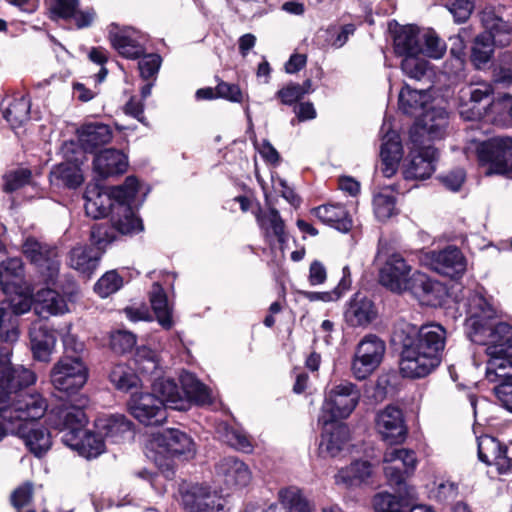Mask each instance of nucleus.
Listing matches in <instances>:
<instances>
[{"instance_id": "1", "label": "nucleus", "mask_w": 512, "mask_h": 512, "mask_svg": "<svg viewBox=\"0 0 512 512\" xmlns=\"http://www.w3.org/2000/svg\"><path fill=\"white\" fill-rule=\"evenodd\" d=\"M447 331L439 323L406 325L399 333L401 346L399 371L402 377L420 379L430 375L441 364Z\"/></svg>"}, {"instance_id": "2", "label": "nucleus", "mask_w": 512, "mask_h": 512, "mask_svg": "<svg viewBox=\"0 0 512 512\" xmlns=\"http://www.w3.org/2000/svg\"><path fill=\"white\" fill-rule=\"evenodd\" d=\"M48 408L46 399L38 394H22L12 406H0V440L8 433L23 439L36 457L43 456L52 445L50 432L34 422Z\"/></svg>"}, {"instance_id": "3", "label": "nucleus", "mask_w": 512, "mask_h": 512, "mask_svg": "<svg viewBox=\"0 0 512 512\" xmlns=\"http://www.w3.org/2000/svg\"><path fill=\"white\" fill-rule=\"evenodd\" d=\"M495 309L482 296L473 298L466 329L470 340L486 345L487 355L505 354L512 356V326L505 322L492 324Z\"/></svg>"}, {"instance_id": "4", "label": "nucleus", "mask_w": 512, "mask_h": 512, "mask_svg": "<svg viewBox=\"0 0 512 512\" xmlns=\"http://www.w3.org/2000/svg\"><path fill=\"white\" fill-rule=\"evenodd\" d=\"M179 381L180 387L171 378L157 377L153 379L152 394L163 402V407L186 411L192 404L203 406L212 403L211 390L193 373L182 371Z\"/></svg>"}, {"instance_id": "5", "label": "nucleus", "mask_w": 512, "mask_h": 512, "mask_svg": "<svg viewBox=\"0 0 512 512\" xmlns=\"http://www.w3.org/2000/svg\"><path fill=\"white\" fill-rule=\"evenodd\" d=\"M89 398L84 394L71 395L61 404L54 407L48 414L49 424L60 432H64L62 441L65 444L82 434L88 423L85 409Z\"/></svg>"}, {"instance_id": "6", "label": "nucleus", "mask_w": 512, "mask_h": 512, "mask_svg": "<svg viewBox=\"0 0 512 512\" xmlns=\"http://www.w3.org/2000/svg\"><path fill=\"white\" fill-rule=\"evenodd\" d=\"M360 397L359 388L352 382L343 381L334 386L325 396L318 422L331 424L349 417L358 405Z\"/></svg>"}, {"instance_id": "7", "label": "nucleus", "mask_w": 512, "mask_h": 512, "mask_svg": "<svg viewBox=\"0 0 512 512\" xmlns=\"http://www.w3.org/2000/svg\"><path fill=\"white\" fill-rule=\"evenodd\" d=\"M88 376L89 370L82 356L62 355L50 372L53 387L69 396L79 394Z\"/></svg>"}, {"instance_id": "8", "label": "nucleus", "mask_w": 512, "mask_h": 512, "mask_svg": "<svg viewBox=\"0 0 512 512\" xmlns=\"http://www.w3.org/2000/svg\"><path fill=\"white\" fill-rule=\"evenodd\" d=\"M479 165L487 176L512 174V138L493 137L477 147Z\"/></svg>"}, {"instance_id": "9", "label": "nucleus", "mask_w": 512, "mask_h": 512, "mask_svg": "<svg viewBox=\"0 0 512 512\" xmlns=\"http://www.w3.org/2000/svg\"><path fill=\"white\" fill-rule=\"evenodd\" d=\"M386 352L385 342L374 334L364 336L356 347L351 371L358 380L368 378L381 364Z\"/></svg>"}, {"instance_id": "10", "label": "nucleus", "mask_w": 512, "mask_h": 512, "mask_svg": "<svg viewBox=\"0 0 512 512\" xmlns=\"http://www.w3.org/2000/svg\"><path fill=\"white\" fill-rule=\"evenodd\" d=\"M449 125V115L444 108H431L416 120L409 130L410 143L431 144L443 139Z\"/></svg>"}, {"instance_id": "11", "label": "nucleus", "mask_w": 512, "mask_h": 512, "mask_svg": "<svg viewBox=\"0 0 512 512\" xmlns=\"http://www.w3.org/2000/svg\"><path fill=\"white\" fill-rule=\"evenodd\" d=\"M410 152L403 165L405 180H425L431 177L439 158L438 150L431 144L410 143Z\"/></svg>"}, {"instance_id": "12", "label": "nucleus", "mask_w": 512, "mask_h": 512, "mask_svg": "<svg viewBox=\"0 0 512 512\" xmlns=\"http://www.w3.org/2000/svg\"><path fill=\"white\" fill-rule=\"evenodd\" d=\"M109 41L118 54L126 59H139L146 52L148 37L132 27L118 28L111 24Z\"/></svg>"}, {"instance_id": "13", "label": "nucleus", "mask_w": 512, "mask_h": 512, "mask_svg": "<svg viewBox=\"0 0 512 512\" xmlns=\"http://www.w3.org/2000/svg\"><path fill=\"white\" fill-rule=\"evenodd\" d=\"M35 374L22 366L0 371V406H12L20 395L28 394L22 388L34 384Z\"/></svg>"}, {"instance_id": "14", "label": "nucleus", "mask_w": 512, "mask_h": 512, "mask_svg": "<svg viewBox=\"0 0 512 512\" xmlns=\"http://www.w3.org/2000/svg\"><path fill=\"white\" fill-rule=\"evenodd\" d=\"M412 267L399 253L389 255L379 270V283L391 292L402 294L407 291L413 273Z\"/></svg>"}, {"instance_id": "15", "label": "nucleus", "mask_w": 512, "mask_h": 512, "mask_svg": "<svg viewBox=\"0 0 512 512\" xmlns=\"http://www.w3.org/2000/svg\"><path fill=\"white\" fill-rule=\"evenodd\" d=\"M129 410L133 417L146 426H158L167 419L163 402L152 393H140L131 397Z\"/></svg>"}, {"instance_id": "16", "label": "nucleus", "mask_w": 512, "mask_h": 512, "mask_svg": "<svg viewBox=\"0 0 512 512\" xmlns=\"http://www.w3.org/2000/svg\"><path fill=\"white\" fill-rule=\"evenodd\" d=\"M375 426L382 439L388 444H400L407 436L403 411L394 405H388L380 410L375 418Z\"/></svg>"}, {"instance_id": "17", "label": "nucleus", "mask_w": 512, "mask_h": 512, "mask_svg": "<svg viewBox=\"0 0 512 512\" xmlns=\"http://www.w3.org/2000/svg\"><path fill=\"white\" fill-rule=\"evenodd\" d=\"M384 462L388 464L384 468L388 483L400 487L404 483L405 475L415 470L417 458L413 450L395 448L385 452Z\"/></svg>"}, {"instance_id": "18", "label": "nucleus", "mask_w": 512, "mask_h": 512, "mask_svg": "<svg viewBox=\"0 0 512 512\" xmlns=\"http://www.w3.org/2000/svg\"><path fill=\"white\" fill-rule=\"evenodd\" d=\"M406 292H409L421 305L429 307L442 305L446 296V289L439 281L418 271L412 274Z\"/></svg>"}, {"instance_id": "19", "label": "nucleus", "mask_w": 512, "mask_h": 512, "mask_svg": "<svg viewBox=\"0 0 512 512\" xmlns=\"http://www.w3.org/2000/svg\"><path fill=\"white\" fill-rule=\"evenodd\" d=\"M430 267L437 273L456 279L466 271V259L459 248L448 246L442 250L431 251L428 254Z\"/></svg>"}, {"instance_id": "20", "label": "nucleus", "mask_w": 512, "mask_h": 512, "mask_svg": "<svg viewBox=\"0 0 512 512\" xmlns=\"http://www.w3.org/2000/svg\"><path fill=\"white\" fill-rule=\"evenodd\" d=\"M153 445L163 449L173 458L191 459L195 455V444L192 438L179 429H166L162 433L154 435Z\"/></svg>"}, {"instance_id": "21", "label": "nucleus", "mask_w": 512, "mask_h": 512, "mask_svg": "<svg viewBox=\"0 0 512 512\" xmlns=\"http://www.w3.org/2000/svg\"><path fill=\"white\" fill-rule=\"evenodd\" d=\"M478 458L487 466H495L499 474H505L512 468V460L507 456V447L498 439L483 435L477 439Z\"/></svg>"}, {"instance_id": "22", "label": "nucleus", "mask_w": 512, "mask_h": 512, "mask_svg": "<svg viewBox=\"0 0 512 512\" xmlns=\"http://www.w3.org/2000/svg\"><path fill=\"white\" fill-rule=\"evenodd\" d=\"M127 167V156L122 151L114 148L100 151L93 159V169L103 179L123 174Z\"/></svg>"}, {"instance_id": "23", "label": "nucleus", "mask_w": 512, "mask_h": 512, "mask_svg": "<svg viewBox=\"0 0 512 512\" xmlns=\"http://www.w3.org/2000/svg\"><path fill=\"white\" fill-rule=\"evenodd\" d=\"M186 512H222L224 505L220 497L206 488L193 486L184 496Z\"/></svg>"}, {"instance_id": "24", "label": "nucleus", "mask_w": 512, "mask_h": 512, "mask_svg": "<svg viewBox=\"0 0 512 512\" xmlns=\"http://www.w3.org/2000/svg\"><path fill=\"white\" fill-rule=\"evenodd\" d=\"M216 471L228 487L247 486L252 478L249 467L236 457H225L216 466Z\"/></svg>"}, {"instance_id": "25", "label": "nucleus", "mask_w": 512, "mask_h": 512, "mask_svg": "<svg viewBox=\"0 0 512 512\" xmlns=\"http://www.w3.org/2000/svg\"><path fill=\"white\" fill-rule=\"evenodd\" d=\"M102 255V251L93 246L79 244L69 251L67 263L80 274L90 277L98 268Z\"/></svg>"}, {"instance_id": "26", "label": "nucleus", "mask_w": 512, "mask_h": 512, "mask_svg": "<svg viewBox=\"0 0 512 512\" xmlns=\"http://www.w3.org/2000/svg\"><path fill=\"white\" fill-rule=\"evenodd\" d=\"M77 136L84 152L93 153L112 140L113 131L109 125L104 123H86L77 130Z\"/></svg>"}, {"instance_id": "27", "label": "nucleus", "mask_w": 512, "mask_h": 512, "mask_svg": "<svg viewBox=\"0 0 512 512\" xmlns=\"http://www.w3.org/2000/svg\"><path fill=\"white\" fill-rule=\"evenodd\" d=\"M323 432L319 445L320 453L335 457L349 440V428L339 421L322 424Z\"/></svg>"}, {"instance_id": "28", "label": "nucleus", "mask_w": 512, "mask_h": 512, "mask_svg": "<svg viewBox=\"0 0 512 512\" xmlns=\"http://www.w3.org/2000/svg\"><path fill=\"white\" fill-rule=\"evenodd\" d=\"M97 427L101 434L112 443L132 438L134 435V423L122 414H115L105 419H100Z\"/></svg>"}, {"instance_id": "29", "label": "nucleus", "mask_w": 512, "mask_h": 512, "mask_svg": "<svg viewBox=\"0 0 512 512\" xmlns=\"http://www.w3.org/2000/svg\"><path fill=\"white\" fill-rule=\"evenodd\" d=\"M314 215L324 224L347 233L353 226L352 218L343 205L326 204L313 209Z\"/></svg>"}, {"instance_id": "30", "label": "nucleus", "mask_w": 512, "mask_h": 512, "mask_svg": "<svg viewBox=\"0 0 512 512\" xmlns=\"http://www.w3.org/2000/svg\"><path fill=\"white\" fill-rule=\"evenodd\" d=\"M344 316L346 322L352 327L365 326L376 317L374 303L367 297L357 293L350 300Z\"/></svg>"}, {"instance_id": "31", "label": "nucleus", "mask_w": 512, "mask_h": 512, "mask_svg": "<svg viewBox=\"0 0 512 512\" xmlns=\"http://www.w3.org/2000/svg\"><path fill=\"white\" fill-rule=\"evenodd\" d=\"M86 215L99 219L106 217L113 207V199L109 192L102 190L99 186H87L84 192Z\"/></svg>"}, {"instance_id": "32", "label": "nucleus", "mask_w": 512, "mask_h": 512, "mask_svg": "<svg viewBox=\"0 0 512 512\" xmlns=\"http://www.w3.org/2000/svg\"><path fill=\"white\" fill-rule=\"evenodd\" d=\"M402 154L403 148L399 136L395 132L388 133L380 149L381 170L385 177L390 178L396 173Z\"/></svg>"}, {"instance_id": "33", "label": "nucleus", "mask_w": 512, "mask_h": 512, "mask_svg": "<svg viewBox=\"0 0 512 512\" xmlns=\"http://www.w3.org/2000/svg\"><path fill=\"white\" fill-rule=\"evenodd\" d=\"M30 342L36 360L48 362L56 343L54 332L45 325H34L30 329Z\"/></svg>"}, {"instance_id": "34", "label": "nucleus", "mask_w": 512, "mask_h": 512, "mask_svg": "<svg viewBox=\"0 0 512 512\" xmlns=\"http://www.w3.org/2000/svg\"><path fill=\"white\" fill-rule=\"evenodd\" d=\"M422 32L415 25L401 27L394 36V51L399 56L420 55Z\"/></svg>"}, {"instance_id": "35", "label": "nucleus", "mask_w": 512, "mask_h": 512, "mask_svg": "<svg viewBox=\"0 0 512 512\" xmlns=\"http://www.w3.org/2000/svg\"><path fill=\"white\" fill-rule=\"evenodd\" d=\"M492 89L489 85L481 84L478 87L470 90V103L471 107L466 105L460 111L463 119L468 121H475L482 119L491 104Z\"/></svg>"}, {"instance_id": "36", "label": "nucleus", "mask_w": 512, "mask_h": 512, "mask_svg": "<svg viewBox=\"0 0 512 512\" xmlns=\"http://www.w3.org/2000/svg\"><path fill=\"white\" fill-rule=\"evenodd\" d=\"M50 181L58 187L76 189L83 183L84 177L79 163L68 160L52 168Z\"/></svg>"}, {"instance_id": "37", "label": "nucleus", "mask_w": 512, "mask_h": 512, "mask_svg": "<svg viewBox=\"0 0 512 512\" xmlns=\"http://www.w3.org/2000/svg\"><path fill=\"white\" fill-rule=\"evenodd\" d=\"M34 310L41 318H48L65 313L68 307L64 297L57 291L45 289L37 293Z\"/></svg>"}, {"instance_id": "38", "label": "nucleus", "mask_w": 512, "mask_h": 512, "mask_svg": "<svg viewBox=\"0 0 512 512\" xmlns=\"http://www.w3.org/2000/svg\"><path fill=\"white\" fill-rule=\"evenodd\" d=\"M68 447L78 451L87 458H96L105 450V443L102 435L89 432L86 429L82 434H77L74 440L65 443Z\"/></svg>"}, {"instance_id": "39", "label": "nucleus", "mask_w": 512, "mask_h": 512, "mask_svg": "<svg viewBox=\"0 0 512 512\" xmlns=\"http://www.w3.org/2000/svg\"><path fill=\"white\" fill-rule=\"evenodd\" d=\"M30 310L27 302L14 305L10 308L0 307V338L4 342H15L18 339L19 332L16 327L17 316Z\"/></svg>"}, {"instance_id": "40", "label": "nucleus", "mask_w": 512, "mask_h": 512, "mask_svg": "<svg viewBox=\"0 0 512 512\" xmlns=\"http://www.w3.org/2000/svg\"><path fill=\"white\" fill-rule=\"evenodd\" d=\"M24 278V266L20 258H9L0 263V285L5 293L14 292L21 286Z\"/></svg>"}, {"instance_id": "41", "label": "nucleus", "mask_w": 512, "mask_h": 512, "mask_svg": "<svg viewBox=\"0 0 512 512\" xmlns=\"http://www.w3.org/2000/svg\"><path fill=\"white\" fill-rule=\"evenodd\" d=\"M149 300L158 323L164 329H170L173 326L172 308L168 303L166 292L159 283L152 285Z\"/></svg>"}, {"instance_id": "42", "label": "nucleus", "mask_w": 512, "mask_h": 512, "mask_svg": "<svg viewBox=\"0 0 512 512\" xmlns=\"http://www.w3.org/2000/svg\"><path fill=\"white\" fill-rule=\"evenodd\" d=\"M486 378L489 382L512 381V356L505 354L488 355Z\"/></svg>"}, {"instance_id": "43", "label": "nucleus", "mask_w": 512, "mask_h": 512, "mask_svg": "<svg viewBox=\"0 0 512 512\" xmlns=\"http://www.w3.org/2000/svg\"><path fill=\"white\" fill-rule=\"evenodd\" d=\"M109 380L117 390L123 392L137 388L141 382L135 371L123 363L112 366L109 372Z\"/></svg>"}, {"instance_id": "44", "label": "nucleus", "mask_w": 512, "mask_h": 512, "mask_svg": "<svg viewBox=\"0 0 512 512\" xmlns=\"http://www.w3.org/2000/svg\"><path fill=\"white\" fill-rule=\"evenodd\" d=\"M278 500L289 512H312L314 510V504L295 486L281 489L278 492Z\"/></svg>"}, {"instance_id": "45", "label": "nucleus", "mask_w": 512, "mask_h": 512, "mask_svg": "<svg viewBox=\"0 0 512 512\" xmlns=\"http://www.w3.org/2000/svg\"><path fill=\"white\" fill-rule=\"evenodd\" d=\"M255 217L262 230L266 233L271 230L280 243L285 241V224L277 209L270 208L264 212L261 208H258Z\"/></svg>"}, {"instance_id": "46", "label": "nucleus", "mask_w": 512, "mask_h": 512, "mask_svg": "<svg viewBox=\"0 0 512 512\" xmlns=\"http://www.w3.org/2000/svg\"><path fill=\"white\" fill-rule=\"evenodd\" d=\"M30 100L24 96L11 100L2 107V114L12 128L23 125L30 115Z\"/></svg>"}, {"instance_id": "47", "label": "nucleus", "mask_w": 512, "mask_h": 512, "mask_svg": "<svg viewBox=\"0 0 512 512\" xmlns=\"http://www.w3.org/2000/svg\"><path fill=\"white\" fill-rule=\"evenodd\" d=\"M427 100L425 90L412 89L405 84L399 93V109L407 115H414L423 108Z\"/></svg>"}, {"instance_id": "48", "label": "nucleus", "mask_w": 512, "mask_h": 512, "mask_svg": "<svg viewBox=\"0 0 512 512\" xmlns=\"http://www.w3.org/2000/svg\"><path fill=\"white\" fill-rule=\"evenodd\" d=\"M372 474V465L369 461L356 460L341 470L340 477L349 486L365 482Z\"/></svg>"}, {"instance_id": "49", "label": "nucleus", "mask_w": 512, "mask_h": 512, "mask_svg": "<svg viewBox=\"0 0 512 512\" xmlns=\"http://www.w3.org/2000/svg\"><path fill=\"white\" fill-rule=\"evenodd\" d=\"M139 188V181L135 176H128L124 183L112 187L109 191L113 201H116L121 208L131 207Z\"/></svg>"}, {"instance_id": "50", "label": "nucleus", "mask_w": 512, "mask_h": 512, "mask_svg": "<svg viewBox=\"0 0 512 512\" xmlns=\"http://www.w3.org/2000/svg\"><path fill=\"white\" fill-rule=\"evenodd\" d=\"M117 239L115 227L109 223H96L91 227L90 241L92 246L105 252L106 248Z\"/></svg>"}, {"instance_id": "51", "label": "nucleus", "mask_w": 512, "mask_h": 512, "mask_svg": "<svg viewBox=\"0 0 512 512\" xmlns=\"http://www.w3.org/2000/svg\"><path fill=\"white\" fill-rule=\"evenodd\" d=\"M497 43L492 38V35L486 31L479 34L472 47V61L477 65L486 64L492 58L494 52V46Z\"/></svg>"}, {"instance_id": "52", "label": "nucleus", "mask_w": 512, "mask_h": 512, "mask_svg": "<svg viewBox=\"0 0 512 512\" xmlns=\"http://www.w3.org/2000/svg\"><path fill=\"white\" fill-rule=\"evenodd\" d=\"M122 215L112 224L116 229V234L133 235L141 232L144 227L142 220L138 218L131 207H123Z\"/></svg>"}, {"instance_id": "53", "label": "nucleus", "mask_w": 512, "mask_h": 512, "mask_svg": "<svg viewBox=\"0 0 512 512\" xmlns=\"http://www.w3.org/2000/svg\"><path fill=\"white\" fill-rule=\"evenodd\" d=\"M41 250L40 257H38L39 259L32 263L41 268H45L47 270L48 280L53 282L58 276L60 267L57 248L42 244Z\"/></svg>"}, {"instance_id": "54", "label": "nucleus", "mask_w": 512, "mask_h": 512, "mask_svg": "<svg viewBox=\"0 0 512 512\" xmlns=\"http://www.w3.org/2000/svg\"><path fill=\"white\" fill-rule=\"evenodd\" d=\"M135 363L137 370L145 375L159 376V364L153 350L147 347L138 348L135 354Z\"/></svg>"}, {"instance_id": "55", "label": "nucleus", "mask_w": 512, "mask_h": 512, "mask_svg": "<svg viewBox=\"0 0 512 512\" xmlns=\"http://www.w3.org/2000/svg\"><path fill=\"white\" fill-rule=\"evenodd\" d=\"M486 32L492 35V38L500 47L508 46L511 42L512 26L499 17H494L487 22Z\"/></svg>"}, {"instance_id": "56", "label": "nucleus", "mask_w": 512, "mask_h": 512, "mask_svg": "<svg viewBox=\"0 0 512 512\" xmlns=\"http://www.w3.org/2000/svg\"><path fill=\"white\" fill-rule=\"evenodd\" d=\"M80 6V0H50L49 13L51 20H71Z\"/></svg>"}, {"instance_id": "57", "label": "nucleus", "mask_w": 512, "mask_h": 512, "mask_svg": "<svg viewBox=\"0 0 512 512\" xmlns=\"http://www.w3.org/2000/svg\"><path fill=\"white\" fill-rule=\"evenodd\" d=\"M123 284V279L115 271L105 273L95 284L94 290L102 298L118 291Z\"/></svg>"}, {"instance_id": "58", "label": "nucleus", "mask_w": 512, "mask_h": 512, "mask_svg": "<svg viewBox=\"0 0 512 512\" xmlns=\"http://www.w3.org/2000/svg\"><path fill=\"white\" fill-rule=\"evenodd\" d=\"M375 512H406L402 501L390 493H378L373 498Z\"/></svg>"}, {"instance_id": "59", "label": "nucleus", "mask_w": 512, "mask_h": 512, "mask_svg": "<svg viewBox=\"0 0 512 512\" xmlns=\"http://www.w3.org/2000/svg\"><path fill=\"white\" fill-rule=\"evenodd\" d=\"M428 68V62L418 58V55L404 57L401 62L403 73L411 79L421 80Z\"/></svg>"}, {"instance_id": "60", "label": "nucleus", "mask_w": 512, "mask_h": 512, "mask_svg": "<svg viewBox=\"0 0 512 512\" xmlns=\"http://www.w3.org/2000/svg\"><path fill=\"white\" fill-rule=\"evenodd\" d=\"M162 64V58L159 54L150 53L142 55L138 62L140 76L144 80L155 79Z\"/></svg>"}, {"instance_id": "61", "label": "nucleus", "mask_w": 512, "mask_h": 512, "mask_svg": "<svg viewBox=\"0 0 512 512\" xmlns=\"http://www.w3.org/2000/svg\"><path fill=\"white\" fill-rule=\"evenodd\" d=\"M374 213L380 221H386L395 214L396 199L392 195L380 193L374 197Z\"/></svg>"}, {"instance_id": "62", "label": "nucleus", "mask_w": 512, "mask_h": 512, "mask_svg": "<svg viewBox=\"0 0 512 512\" xmlns=\"http://www.w3.org/2000/svg\"><path fill=\"white\" fill-rule=\"evenodd\" d=\"M136 345V336L128 331H116L110 337V347L117 354H126Z\"/></svg>"}, {"instance_id": "63", "label": "nucleus", "mask_w": 512, "mask_h": 512, "mask_svg": "<svg viewBox=\"0 0 512 512\" xmlns=\"http://www.w3.org/2000/svg\"><path fill=\"white\" fill-rule=\"evenodd\" d=\"M32 173L27 168H20L3 176L4 184L3 190L6 193H12L24 185L28 184L31 179Z\"/></svg>"}, {"instance_id": "64", "label": "nucleus", "mask_w": 512, "mask_h": 512, "mask_svg": "<svg viewBox=\"0 0 512 512\" xmlns=\"http://www.w3.org/2000/svg\"><path fill=\"white\" fill-rule=\"evenodd\" d=\"M421 52L420 54L426 55L430 58L439 59L445 52V45L433 33L422 32Z\"/></svg>"}]
</instances>
